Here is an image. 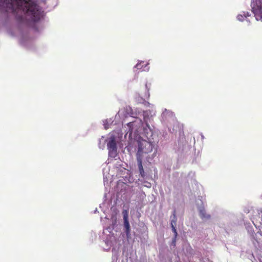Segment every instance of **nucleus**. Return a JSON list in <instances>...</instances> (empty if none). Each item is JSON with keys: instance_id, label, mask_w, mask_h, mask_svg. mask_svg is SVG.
I'll return each instance as SVG.
<instances>
[{"instance_id": "nucleus-1", "label": "nucleus", "mask_w": 262, "mask_h": 262, "mask_svg": "<svg viewBox=\"0 0 262 262\" xmlns=\"http://www.w3.org/2000/svg\"><path fill=\"white\" fill-rule=\"evenodd\" d=\"M0 7L5 8L6 11L15 12L21 10L30 16L34 21H38L42 16L39 7L32 0H0Z\"/></svg>"}, {"instance_id": "nucleus-2", "label": "nucleus", "mask_w": 262, "mask_h": 262, "mask_svg": "<svg viewBox=\"0 0 262 262\" xmlns=\"http://www.w3.org/2000/svg\"><path fill=\"white\" fill-rule=\"evenodd\" d=\"M153 144L150 142L143 140L139 143V149L137 153V159L140 158L141 160L145 159L149 163H151L156 155V150L152 153Z\"/></svg>"}, {"instance_id": "nucleus-3", "label": "nucleus", "mask_w": 262, "mask_h": 262, "mask_svg": "<svg viewBox=\"0 0 262 262\" xmlns=\"http://www.w3.org/2000/svg\"><path fill=\"white\" fill-rule=\"evenodd\" d=\"M251 6L256 19L262 21V0H252Z\"/></svg>"}, {"instance_id": "nucleus-4", "label": "nucleus", "mask_w": 262, "mask_h": 262, "mask_svg": "<svg viewBox=\"0 0 262 262\" xmlns=\"http://www.w3.org/2000/svg\"><path fill=\"white\" fill-rule=\"evenodd\" d=\"M109 156L115 158L117 155V146L114 138H111L107 144Z\"/></svg>"}, {"instance_id": "nucleus-5", "label": "nucleus", "mask_w": 262, "mask_h": 262, "mask_svg": "<svg viewBox=\"0 0 262 262\" xmlns=\"http://www.w3.org/2000/svg\"><path fill=\"white\" fill-rule=\"evenodd\" d=\"M177 220V216H176V211H174L173 212V218L171 219V221L170 222V225H171V227L172 228V230L174 234V237L173 239L172 240V243L174 245H175L176 239V237L178 235L177 230L176 228Z\"/></svg>"}, {"instance_id": "nucleus-6", "label": "nucleus", "mask_w": 262, "mask_h": 262, "mask_svg": "<svg viewBox=\"0 0 262 262\" xmlns=\"http://www.w3.org/2000/svg\"><path fill=\"white\" fill-rule=\"evenodd\" d=\"M123 220H124V227L125 229V233L127 237H129L130 234V228L129 221L128 220V215L127 214L123 215Z\"/></svg>"}, {"instance_id": "nucleus-7", "label": "nucleus", "mask_w": 262, "mask_h": 262, "mask_svg": "<svg viewBox=\"0 0 262 262\" xmlns=\"http://www.w3.org/2000/svg\"><path fill=\"white\" fill-rule=\"evenodd\" d=\"M137 162L140 173L142 177H144V170L142 166V160H141L140 158H138L137 159Z\"/></svg>"}, {"instance_id": "nucleus-8", "label": "nucleus", "mask_w": 262, "mask_h": 262, "mask_svg": "<svg viewBox=\"0 0 262 262\" xmlns=\"http://www.w3.org/2000/svg\"><path fill=\"white\" fill-rule=\"evenodd\" d=\"M250 16V14L248 12H243V14H238L237 16V18L238 20L243 21L246 20L248 16Z\"/></svg>"}, {"instance_id": "nucleus-9", "label": "nucleus", "mask_w": 262, "mask_h": 262, "mask_svg": "<svg viewBox=\"0 0 262 262\" xmlns=\"http://www.w3.org/2000/svg\"><path fill=\"white\" fill-rule=\"evenodd\" d=\"M200 214L202 219H209L210 217V215L207 214L206 213L204 209L200 210Z\"/></svg>"}, {"instance_id": "nucleus-10", "label": "nucleus", "mask_w": 262, "mask_h": 262, "mask_svg": "<svg viewBox=\"0 0 262 262\" xmlns=\"http://www.w3.org/2000/svg\"><path fill=\"white\" fill-rule=\"evenodd\" d=\"M136 122H129L128 123V125L129 126V127L130 128H132L130 129V134H132L133 132V126L135 125Z\"/></svg>"}, {"instance_id": "nucleus-11", "label": "nucleus", "mask_w": 262, "mask_h": 262, "mask_svg": "<svg viewBox=\"0 0 262 262\" xmlns=\"http://www.w3.org/2000/svg\"><path fill=\"white\" fill-rule=\"evenodd\" d=\"M142 63H144V62H141L140 63H138L136 65L135 68H136L137 69H141L142 68V67H143V66L141 65Z\"/></svg>"}, {"instance_id": "nucleus-12", "label": "nucleus", "mask_w": 262, "mask_h": 262, "mask_svg": "<svg viewBox=\"0 0 262 262\" xmlns=\"http://www.w3.org/2000/svg\"><path fill=\"white\" fill-rule=\"evenodd\" d=\"M138 124H139V126L141 125V120H140V122H139Z\"/></svg>"}]
</instances>
